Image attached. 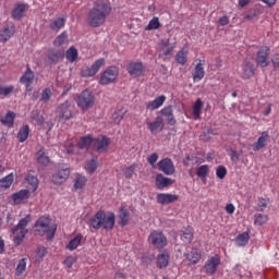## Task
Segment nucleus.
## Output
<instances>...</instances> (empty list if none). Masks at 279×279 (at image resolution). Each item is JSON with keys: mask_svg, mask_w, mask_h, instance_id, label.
<instances>
[{"mask_svg": "<svg viewBox=\"0 0 279 279\" xmlns=\"http://www.w3.org/2000/svg\"><path fill=\"white\" fill-rule=\"evenodd\" d=\"M110 12H112L110 3L104 0L96 1L94 7L87 13V25L89 27H101L102 25H106Z\"/></svg>", "mask_w": 279, "mask_h": 279, "instance_id": "nucleus-1", "label": "nucleus"}, {"mask_svg": "<svg viewBox=\"0 0 279 279\" xmlns=\"http://www.w3.org/2000/svg\"><path fill=\"white\" fill-rule=\"evenodd\" d=\"M116 223V216L112 211H104L98 210L90 219L89 226L94 228V230H99V228H104V230H112Z\"/></svg>", "mask_w": 279, "mask_h": 279, "instance_id": "nucleus-2", "label": "nucleus"}, {"mask_svg": "<svg viewBox=\"0 0 279 279\" xmlns=\"http://www.w3.org/2000/svg\"><path fill=\"white\" fill-rule=\"evenodd\" d=\"M56 230L58 225L53 223L49 216H41L35 222V232L38 236H47L48 241H51L56 236Z\"/></svg>", "mask_w": 279, "mask_h": 279, "instance_id": "nucleus-3", "label": "nucleus"}, {"mask_svg": "<svg viewBox=\"0 0 279 279\" xmlns=\"http://www.w3.org/2000/svg\"><path fill=\"white\" fill-rule=\"evenodd\" d=\"M29 221H32V217L26 216L22 218L19 221L17 226L12 229L13 243H15V245H21V243H23V239H25V235L27 234V232H29L27 230V225L29 223Z\"/></svg>", "mask_w": 279, "mask_h": 279, "instance_id": "nucleus-4", "label": "nucleus"}, {"mask_svg": "<svg viewBox=\"0 0 279 279\" xmlns=\"http://www.w3.org/2000/svg\"><path fill=\"white\" fill-rule=\"evenodd\" d=\"M76 104L81 110H89L95 106V96L88 89L83 90L77 97Z\"/></svg>", "mask_w": 279, "mask_h": 279, "instance_id": "nucleus-5", "label": "nucleus"}, {"mask_svg": "<svg viewBox=\"0 0 279 279\" xmlns=\"http://www.w3.org/2000/svg\"><path fill=\"white\" fill-rule=\"evenodd\" d=\"M119 77V69L117 66H109L102 73H100L99 84L101 86H108L112 84Z\"/></svg>", "mask_w": 279, "mask_h": 279, "instance_id": "nucleus-6", "label": "nucleus"}, {"mask_svg": "<svg viewBox=\"0 0 279 279\" xmlns=\"http://www.w3.org/2000/svg\"><path fill=\"white\" fill-rule=\"evenodd\" d=\"M149 243L156 247V250H162L167 247V236L160 231H153L148 236Z\"/></svg>", "mask_w": 279, "mask_h": 279, "instance_id": "nucleus-7", "label": "nucleus"}, {"mask_svg": "<svg viewBox=\"0 0 279 279\" xmlns=\"http://www.w3.org/2000/svg\"><path fill=\"white\" fill-rule=\"evenodd\" d=\"M221 265V257L216 254L205 263L203 269L207 276H215L217 274V267Z\"/></svg>", "mask_w": 279, "mask_h": 279, "instance_id": "nucleus-8", "label": "nucleus"}, {"mask_svg": "<svg viewBox=\"0 0 279 279\" xmlns=\"http://www.w3.org/2000/svg\"><path fill=\"white\" fill-rule=\"evenodd\" d=\"M71 175V169L66 166H60L57 172L52 174L53 184H64Z\"/></svg>", "mask_w": 279, "mask_h": 279, "instance_id": "nucleus-9", "label": "nucleus"}, {"mask_svg": "<svg viewBox=\"0 0 279 279\" xmlns=\"http://www.w3.org/2000/svg\"><path fill=\"white\" fill-rule=\"evenodd\" d=\"M126 70L131 77H141V75H145V66L141 61H131L128 64Z\"/></svg>", "mask_w": 279, "mask_h": 279, "instance_id": "nucleus-10", "label": "nucleus"}, {"mask_svg": "<svg viewBox=\"0 0 279 279\" xmlns=\"http://www.w3.org/2000/svg\"><path fill=\"white\" fill-rule=\"evenodd\" d=\"M157 167L165 175H173L175 173V165L170 158H163L158 163Z\"/></svg>", "mask_w": 279, "mask_h": 279, "instance_id": "nucleus-11", "label": "nucleus"}, {"mask_svg": "<svg viewBox=\"0 0 279 279\" xmlns=\"http://www.w3.org/2000/svg\"><path fill=\"white\" fill-rule=\"evenodd\" d=\"M269 47L264 46L262 47L256 54V63L262 66H269Z\"/></svg>", "mask_w": 279, "mask_h": 279, "instance_id": "nucleus-12", "label": "nucleus"}, {"mask_svg": "<svg viewBox=\"0 0 279 279\" xmlns=\"http://www.w3.org/2000/svg\"><path fill=\"white\" fill-rule=\"evenodd\" d=\"M155 184L158 191H163V189H169V186H172V184H175V181L171 178L165 177V174L162 173H159L156 175Z\"/></svg>", "mask_w": 279, "mask_h": 279, "instance_id": "nucleus-13", "label": "nucleus"}, {"mask_svg": "<svg viewBox=\"0 0 279 279\" xmlns=\"http://www.w3.org/2000/svg\"><path fill=\"white\" fill-rule=\"evenodd\" d=\"M69 119H73V106L66 101L59 108V121H69Z\"/></svg>", "mask_w": 279, "mask_h": 279, "instance_id": "nucleus-14", "label": "nucleus"}, {"mask_svg": "<svg viewBox=\"0 0 279 279\" xmlns=\"http://www.w3.org/2000/svg\"><path fill=\"white\" fill-rule=\"evenodd\" d=\"M34 71H32V68H29V65H27V69L21 76L20 82L26 86V90L28 93L32 92V84L34 82Z\"/></svg>", "mask_w": 279, "mask_h": 279, "instance_id": "nucleus-15", "label": "nucleus"}, {"mask_svg": "<svg viewBox=\"0 0 279 279\" xmlns=\"http://www.w3.org/2000/svg\"><path fill=\"white\" fill-rule=\"evenodd\" d=\"M27 10H29V5L25 3H16L11 12V16L14 21H21V19L25 16V12H27Z\"/></svg>", "mask_w": 279, "mask_h": 279, "instance_id": "nucleus-16", "label": "nucleus"}, {"mask_svg": "<svg viewBox=\"0 0 279 279\" xmlns=\"http://www.w3.org/2000/svg\"><path fill=\"white\" fill-rule=\"evenodd\" d=\"M110 145V138L100 135L94 140V149L96 151H108V147Z\"/></svg>", "mask_w": 279, "mask_h": 279, "instance_id": "nucleus-17", "label": "nucleus"}, {"mask_svg": "<svg viewBox=\"0 0 279 279\" xmlns=\"http://www.w3.org/2000/svg\"><path fill=\"white\" fill-rule=\"evenodd\" d=\"M180 196L175 194H157V203L161 204V206H165L167 204H175V202H178Z\"/></svg>", "mask_w": 279, "mask_h": 279, "instance_id": "nucleus-18", "label": "nucleus"}, {"mask_svg": "<svg viewBox=\"0 0 279 279\" xmlns=\"http://www.w3.org/2000/svg\"><path fill=\"white\" fill-rule=\"evenodd\" d=\"M147 128L151 134H158V132H162V130H165V121L162 120V117L158 116L154 122H148Z\"/></svg>", "mask_w": 279, "mask_h": 279, "instance_id": "nucleus-19", "label": "nucleus"}, {"mask_svg": "<svg viewBox=\"0 0 279 279\" xmlns=\"http://www.w3.org/2000/svg\"><path fill=\"white\" fill-rule=\"evenodd\" d=\"M255 71L256 69L254 68V63L245 61L244 64L242 65V80H250L251 77H254Z\"/></svg>", "mask_w": 279, "mask_h": 279, "instance_id": "nucleus-20", "label": "nucleus"}, {"mask_svg": "<svg viewBox=\"0 0 279 279\" xmlns=\"http://www.w3.org/2000/svg\"><path fill=\"white\" fill-rule=\"evenodd\" d=\"M161 117H165L168 125H175L177 120L175 117L173 116V107L172 106H167L160 110Z\"/></svg>", "mask_w": 279, "mask_h": 279, "instance_id": "nucleus-21", "label": "nucleus"}, {"mask_svg": "<svg viewBox=\"0 0 279 279\" xmlns=\"http://www.w3.org/2000/svg\"><path fill=\"white\" fill-rule=\"evenodd\" d=\"M48 60L51 64H58L61 60H64V50L63 49H51L48 51Z\"/></svg>", "mask_w": 279, "mask_h": 279, "instance_id": "nucleus-22", "label": "nucleus"}, {"mask_svg": "<svg viewBox=\"0 0 279 279\" xmlns=\"http://www.w3.org/2000/svg\"><path fill=\"white\" fill-rule=\"evenodd\" d=\"M14 36V25L8 24L0 31V43H8Z\"/></svg>", "mask_w": 279, "mask_h": 279, "instance_id": "nucleus-23", "label": "nucleus"}, {"mask_svg": "<svg viewBox=\"0 0 279 279\" xmlns=\"http://www.w3.org/2000/svg\"><path fill=\"white\" fill-rule=\"evenodd\" d=\"M268 141H269V132L264 131L262 133V136L258 137L257 142L253 144L254 151H260V149H264V147H267Z\"/></svg>", "mask_w": 279, "mask_h": 279, "instance_id": "nucleus-24", "label": "nucleus"}, {"mask_svg": "<svg viewBox=\"0 0 279 279\" xmlns=\"http://www.w3.org/2000/svg\"><path fill=\"white\" fill-rule=\"evenodd\" d=\"M29 199V190H21L12 195L13 204L19 205Z\"/></svg>", "mask_w": 279, "mask_h": 279, "instance_id": "nucleus-25", "label": "nucleus"}, {"mask_svg": "<svg viewBox=\"0 0 279 279\" xmlns=\"http://www.w3.org/2000/svg\"><path fill=\"white\" fill-rule=\"evenodd\" d=\"M185 260H187L189 265H197V263L202 260V252L197 251V248H193L185 255Z\"/></svg>", "mask_w": 279, "mask_h": 279, "instance_id": "nucleus-26", "label": "nucleus"}, {"mask_svg": "<svg viewBox=\"0 0 279 279\" xmlns=\"http://www.w3.org/2000/svg\"><path fill=\"white\" fill-rule=\"evenodd\" d=\"M165 101H167V96L161 95L155 100L148 101L146 104V108L147 110H158V108H160L165 104Z\"/></svg>", "mask_w": 279, "mask_h": 279, "instance_id": "nucleus-27", "label": "nucleus"}, {"mask_svg": "<svg viewBox=\"0 0 279 279\" xmlns=\"http://www.w3.org/2000/svg\"><path fill=\"white\" fill-rule=\"evenodd\" d=\"M125 114H128V109L123 108V107H118L114 112L112 113V121L113 123H116L117 125H119V123H121V121H123V118L125 117Z\"/></svg>", "mask_w": 279, "mask_h": 279, "instance_id": "nucleus-28", "label": "nucleus"}, {"mask_svg": "<svg viewBox=\"0 0 279 279\" xmlns=\"http://www.w3.org/2000/svg\"><path fill=\"white\" fill-rule=\"evenodd\" d=\"M206 75V71H204V63L199 61L194 69L193 80L194 82H202L204 76Z\"/></svg>", "mask_w": 279, "mask_h": 279, "instance_id": "nucleus-29", "label": "nucleus"}, {"mask_svg": "<svg viewBox=\"0 0 279 279\" xmlns=\"http://www.w3.org/2000/svg\"><path fill=\"white\" fill-rule=\"evenodd\" d=\"M35 158L37 160V163L41 167H47V165L51 162V159H49V156L45 154V149L43 148L35 154Z\"/></svg>", "mask_w": 279, "mask_h": 279, "instance_id": "nucleus-30", "label": "nucleus"}, {"mask_svg": "<svg viewBox=\"0 0 279 279\" xmlns=\"http://www.w3.org/2000/svg\"><path fill=\"white\" fill-rule=\"evenodd\" d=\"M14 119H16V113H14V111H8L5 116L0 118V121L2 125H5L7 128H13Z\"/></svg>", "mask_w": 279, "mask_h": 279, "instance_id": "nucleus-31", "label": "nucleus"}, {"mask_svg": "<svg viewBox=\"0 0 279 279\" xmlns=\"http://www.w3.org/2000/svg\"><path fill=\"white\" fill-rule=\"evenodd\" d=\"M82 241H84V235H82V233L76 234L72 240H70L66 245V250H70V252L77 250V247L82 245Z\"/></svg>", "mask_w": 279, "mask_h": 279, "instance_id": "nucleus-32", "label": "nucleus"}, {"mask_svg": "<svg viewBox=\"0 0 279 279\" xmlns=\"http://www.w3.org/2000/svg\"><path fill=\"white\" fill-rule=\"evenodd\" d=\"M169 258H170V255H169V253H167V251L159 254L157 256V267H158V269H165L166 267H168L169 266Z\"/></svg>", "mask_w": 279, "mask_h": 279, "instance_id": "nucleus-33", "label": "nucleus"}, {"mask_svg": "<svg viewBox=\"0 0 279 279\" xmlns=\"http://www.w3.org/2000/svg\"><path fill=\"white\" fill-rule=\"evenodd\" d=\"M189 58V47H183L181 50H179L175 54V60L179 64H186V60Z\"/></svg>", "mask_w": 279, "mask_h": 279, "instance_id": "nucleus-34", "label": "nucleus"}, {"mask_svg": "<svg viewBox=\"0 0 279 279\" xmlns=\"http://www.w3.org/2000/svg\"><path fill=\"white\" fill-rule=\"evenodd\" d=\"M94 140L92 135H85L78 140L77 148L78 149H88L93 145Z\"/></svg>", "mask_w": 279, "mask_h": 279, "instance_id": "nucleus-35", "label": "nucleus"}, {"mask_svg": "<svg viewBox=\"0 0 279 279\" xmlns=\"http://www.w3.org/2000/svg\"><path fill=\"white\" fill-rule=\"evenodd\" d=\"M238 247H245L250 243V232H243L235 238Z\"/></svg>", "mask_w": 279, "mask_h": 279, "instance_id": "nucleus-36", "label": "nucleus"}, {"mask_svg": "<svg viewBox=\"0 0 279 279\" xmlns=\"http://www.w3.org/2000/svg\"><path fill=\"white\" fill-rule=\"evenodd\" d=\"M33 171H29L26 175V182L29 184V191L34 193L38 189V178L32 174Z\"/></svg>", "mask_w": 279, "mask_h": 279, "instance_id": "nucleus-37", "label": "nucleus"}, {"mask_svg": "<svg viewBox=\"0 0 279 279\" xmlns=\"http://www.w3.org/2000/svg\"><path fill=\"white\" fill-rule=\"evenodd\" d=\"M65 24L66 19L58 17L50 23V29H52V32H60V29H62V27H64Z\"/></svg>", "mask_w": 279, "mask_h": 279, "instance_id": "nucleus-38", "label": "nucleus"}, {"mask_svg": "<svg viewBox=\"0 0 279 279\" xmlns=\"http://www.w3.org/2000/svg\"><path fill=\"white\" fill-rule=\"evenodd\" d=\"M28 137H29V125L26 124L20 129L17 133V141L20 143H25V141H27Z\"/></svg>", "mask_w": 279, "mask_h": 279, "instance_id": "nucleus-39", "label": "nucleus"}, {"mask_svg": "<svg viewBox=\"0 0 279 279\" xmlns=\"http://www.w3.org/2000/svg\"><path fill=\"white\" fill-rule=\"evenodd\" d=\"M208 173H210V167L208 165H203L198 167L196 170V175L203 180V182H206V178H208Z\"/></svg>", "mask_w": 279, "mask_h": 279, "instance_id": "nucleus-40", "label": "nucleus"}, {"mask_svg": "<svg viewBox=\"0 0 279 279\" xmlns=\"http://www.w3.org/2000/svg\"><path fill=\"white\" fill-rule=\"evenodd\" d=\"M202 108H204V102L202 101V99L198 98L192 108L195 119H199V117H202Z\"/></svg>", "mask_w": 279, "mask_h": 279, "instance_id": "nucleus-41", "label": "nucleus"}, {"mask_svg": "<svg viewBox=\"0 0 279 279\" xmlns=\"http://www.w3.org/2000/svg\"><path fill=\"white\" fill-rule=\"evenodd\" d=\"M119 218H120V226L122 227L128 226V223H130V213L128 211V209L122 207L120 209Z\"/></svg>", "mask_w": 279, "mask_h": 279, "instance_id": "nucleus-42", "label": "nucleus"}, {"mask_svg": "<svg viewBox=\"0 0 279 279\" xmlns=\"http://www.w3.org/2000/svg\"><path fill=\"white\" fill-rule=\"evenodd\" d=\"M77 57H78L77 48L73 46L70 47L65 52V58L68 62H75V60H77Z\"/></svg>", "mask_w": 279, "mask_h": 279, "instance_id": "nucleus-43", "label": "nucleus"}, {"mask_svg": "<svg viewBox=\"0 0 279 279\" xmlns=\"http://www.w3.org/2000/svg\"><path fill=\"white\" fill-rule=\"evenodd\" d=\"M86 177L82 174H76L74 179V189L78 191L80 189H84L86 186Z\"/></svg>", "mask_w": 279, "mask_h": 279, "instance_id": "nucleus-44", "label": "nucleus"}, {"mask_svg": "<svg viewBox=\"0 0 279 279\" xmlns=\"http://www.w3.org/2000/svg\"><path fill=\"white\" fill-rule=\"evenodd\" d=\"M26 269H27V258L20 259L15 268V276H22V274H25Z\"/></svg>", "mask_w": 279, "mask_h": 279, "instance_id": "nucleus-45", "label": "nucleus"}, {"mask_svg": "<svg viewBox=\"0 0 279 279\" xmlns=\"http://www.w3.org/2000/svg\"><path fill=\"white\" fill-rule=\"evenodd\" d=\"M14 182V174H8L5 178L0 180V189H10L12 186V183Z\"/></svg>", "mask_w": 279, "mask_h": 279, "instance_id": "nucleus-46", "label": "nucleus"}, {"mask_svg": "<svg viewBox=\"0 0 279 279\" xmlns=\"http://www.w3.org/2000/svg\"><path fill=\"white\" fill-rule=\"evenodd\" d=\"M193 236H194V232H193V228L192 227H187L182 235L181 239L182 241H184L185 243H191L193 241Z\"/></svg>", "mask_w": 279, "mask_h": 279, "instance_id": "nucleus-47", "label": "nucleus"}, {"mask_svg": "<svg viewBox=\"0 0 279 279\" xmlns=\"http://www.w3.org/2000/svg\"><path fill=\"white\" fill-rule=\"evenodd\" d=\"M12 93H14V85H0V99H5V97H8V95H12Z\"/></svg>", "mask_w": 279, "mask_h": 279, "instance_id": "nucleus-48", "label": "nucleus"}, {"mask_svg": "<svg viewBox=\"0 0 279 279\" xmlns=\"http://www.w3.org/2000/svg\"><path fill=\"white\" fill-rule=\"evenodd\" d=\"M254 223L255 226H265V223H267V221H269V216L267 215H263V214H256L254 216Z\"/></svg>", "mask_w": 279, "mask_h": 279, "instance_id": "nucleus-49", "label": "nucleus"}, {"mask_svg": "<svg viewBox=\"0 0 279 279\" xmlns=\"http://www.w3.org/2000/svg\"><path fill=\"white\" fill-rule=\"evenodd\" d=\"M160 27H161L160 20L155 16L149 21L145 29L146 32H149L151 29H160Z\"/></svg>", "mask_w": 279, "mask_h": 279, "instance_id": "nucleus-50", "label": "nucleus"}, {"mask_svg": "<svg viewBox=\"0 0 279 279\" xmlns=\"http://www.w3.org/2000/svg\"><path fill=\"white\" fill-rule=\"evenodd\" d=\"M106 64V60L104 59H98L95 61V63L90 66L92 69V74L90 75H97L99 73V69Z\"/></svg>", "mask_w": 279, "mask_h": 279, "instance_id": "nucleus-51", "label": "nucleus"}, {"mask_svg": "<svg viewBox=\"0 0 279 279\" xmlns=\"http://www.w3.org/2000/svg\"><path fill=\"white\" fill-rule=\"evenodd\" d=\"M64 43H68L66 32H63L53 41L54 47H62V45H64Z\"/></svg>", "mask_w": 279, "mask_h": 279, "instance_id": "nucleus-52", "label": "nucleus"}, {"mask_svg": "<svg viewBox=\"0 0 279 279\" xmlns=\"http://www.w3.org/2000/svg\"><path fill=\"white\" fill-rule=\"evenodd\" d=\"M85 170L87 171V173H95V171H97V160H89L85 166Z\"/></svg>", "mask_w": 279, "mask_h": 279, "instance_id": "nucleus-53", "label": "nucleus"}, {"mask_svg": "<svg viewBox=\"0 0 279 279\" xmlns=\"http://www.w3.org/2000/svg\"><path fill=\"white\" fill-rule=\"evenodd\" d=\"M270 202L271 201L269 198H258L257 210L263 213L267 206H269Z\"/></svg>", "mask_w": 279, "mask_h": 279, "instance_id": "nucleus-54", "label": "nucleus"}, {"mask_svg": "<svg viewBox=\"0 0 279 279\" xmlns=\"http://www.w3.org/2000/svg\"><path fill=\"white\" fill-rule=\"evenodd\" d=\"M36 256H37L36 263H40V260H43L45 256H47V248L44 246L38 247L36 252Z\"/></svg>", "mask_w": 279, "mask_h": 279, "instance_id": "nucleus-55", "label": "nucleus"}, {"mask_svg": "<svg viewBox=\"0 0 279 279\" xmlns=\"http://www.w3.org/2000/svg\"><path fill=\"white\" fill-rule=\"evenodd\" d=\"M216 175H217V178H219V180H223V178H226V175H228V169H226L225 166H219L216 169Z\"/></svg>", "mask_w": 279, "mask_h": 279, "instance_id": "nucleus-56", "label": "nucleus"}, {"mask_svg": "<svg viewBox=\"0 0 279 279\" xmlns=\"http://www.w3.org/2000/svg\"><path fill=\"white\" fill-rule=\"evenodd\" d=\"M147 162H149L153 168H156V162H158V155H157V153L150 154L147 157Z\"/></svg>", "mask_w": 279, "mask_h": 279, "instance_id": "nucleus-57", "label": "nucleus"}, {"mask_svg": "<svg viewBox=\"0 0 279 279\" xmlns=\"http://www.w3.org/2000/svg\"><path fill=\"white\" fill-rule=\"evenodd\" d=\"M51 95L52 93L50 88L44 89L41 93V101H45V102L49 101V99H51Z\"/></svg>", "mask_w": 279, "mask_h": 279, "instance_id": "nucleus-58", "label": "nucleus"}, {"mask_svg": "<svg viewBox=\"0 0 279 279\" xmlns=\"http://www.w3.org/2000/svg\"><path fill=\"white\" fill-rule=\"evenodd\" d=\"M76 260H77V259H76L75 257H73V256H68L63 263H64V265H65V267H66L68 269H71V267H73V265H75V262H76Z\"/></svg>", "mask_w": 279, "mask_h": 279, "instance_id": "nucleus-59", "label": "nucleus"}, {"mask_svg": "<svg viewBox=\"0 0 279 279\" xmlns=\"http://www.w3.org/2000/svg\"><path fill=\"white\" fill-rule=\"evenodd\" d=\"M93 68H84L81 72L82 77H94Z\"/></svg>", "mask_w": 279, "mask_h": 279, "instance_id": "nucleus-60", "label": "nucleus"}, {"mask_svg": "<svg viewBox=\"0 0 279 279\" xmlns=\"http://www.w3.org/2000/svg\"><path fill=\"white\" fill-rule=\"evenodd\" d=\"M134 175V167L130 166L124 169V177L130 179Z\"/></svg>", "mask_w": 279, "mask_h": 279, "instance_id": "nucleus-61", "label": "nucleus"}, {"mask_svg": "<svg viewBox=\"0 0 279 279\" xmlns=\"http://www.w3.org/2000/svg\"><path fill=\"white\" fill-rule=\"evenodd\" d=\"M225 210L228 215H234V210H236V207H234L233 204H227V206L225 207Z\"/></svg>", "mask_w": 279, "mask_h": 279, "instance_id": "nucleus-62", "label": "nucleus"}, {"mask_svg": "<svg viewBox=\"0 0 279 279\" xmlns=\"http://www.w3.org/2000/svg\"><path fill=\"white\" fill-rule=\"evenodd\" d=\"M218 23L222 26L226 27V25H228L230 23V19L228 17V15H225L222 17H220L218 20Z\"/></svg>", "mask_w": 279, "mask_h": 279, "instance_id": "nucleus-63", "label": "nucleus"}, {"mask_svg": "<svg viewBox=\"0 0 279 279\" xmlns=\"http://www.w3.org/2000/svg\"><path fill=\"white\" fill-rule=\"evenodd\" d=\"M276 1L278 0H262V2L266 3L269 8H274V5H276Z\"/></svg>", "mask_w": 279, "mask_h": 279, "instance_id": "nucleus-64", "label": "nucleus"}]
</instances>
